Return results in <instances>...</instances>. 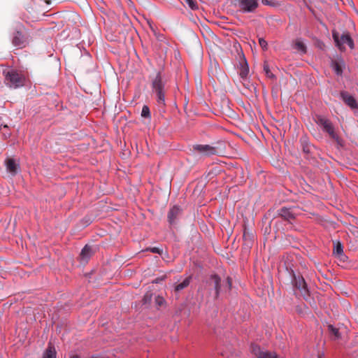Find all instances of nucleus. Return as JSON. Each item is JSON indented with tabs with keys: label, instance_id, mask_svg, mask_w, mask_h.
<instances>
[{
	"label": "nucleus",
	"instance_id": "obj_1",
	"mask_svg": "<svg viewBox=\"0 0 358 358\" xmlns=\"http://www.w3.org/2000/svg\"><path fill=\"white\" fill-rule=\"evenodd\" d=\"M206 287L209 291L214 289L213 297L217 299L222 289L229 291L231 289V279L227 277L225 281L222 282L221 278L216 275H211L206 282Z\"/></svg>",
	"mask_w": 358,
	"mask_h": 358
},
{
	"label": "nucleus",
	"instance_id": "obj_2",
	"mask_svg": "<svg viewBox=\"0 0 358 358\" xmlns=\"http://www.w3.org/2000/svg\"><path fill=\"white\" fill-rule=\"evenodd\" d=\"M152 92L159 105L165 106L166 87L160 73H157L152 80Z\"/></svg>",
	"mask_w": 358,
	"mask_h": 358
},
{
	"label": "nucleus",
	"instance_id": "obj_3",
	"mask_svg": "<svg viewBox=\"0 0 358 358\" xmlns=\"http://www.w3.org/2000/svg\"><path fill=\"white\" fill-rule=\"evenodd\" d=\"M332 36L336 46L341 51L345 50V45H348L351 50L354 48V41L348 33H343L340 36L337 31H334Z\"/></svg>",
	"mask_w": 358,
	"mask_h": 358
},
{
	"label": "nucleus",
	"instance_id": "obj_4",
	"mask_svg": "<svg viewBox=\"0 0 358 358\" xmlns=\"http://www.w3.org/2000/svg\"><path fill=\"white\" fill-rule=\"evenodd\" d=\"M191 151L201 157H210L219 154L217 148L210 145L194 144L192 145Z\"/></svg>",
	"mask_w": 358,
	"mask_h": 358
},
{
	"label": "nucleus",
	"instance_id": "obj_5",
	"mask_svg": "<svg viewBox=\"0 0 358 358\" xmlns=\"http://www.w3.org/2000/svg\"><path fill=\"white\" fill-rule=\"evenodd\" d=\"M24 31L23 26L20 24L13 33L12 43L18 48H23L28 44V38Z\"/></svg>",
	"mask_w": 358,
	"mask_h": 358
},
{
	"label": "nucleus",
	"instance_id": "obj_6",
	"mask_svg": "<svg viewBox=\"0 0 358 358\" xmlns=\"http://www.w3.org/2000/svg\"><path fill=\"white\" fill-rule=\"evenodd\" d=\"M6 83L10 87L17 88L24 84V78L15 71H8L6 74Z\"/></svg>",
	"mask_w": 358,
	"mask_h": 358
},
{
	"label": "nucleus",
	"instance_id": "obj_7",
	"mask_svg": "<svg viewBox=\"0 0 358 358\" xmlns=\"http://www.w3.org/2000/svg\"><path fill=\"white\" fill-rule=\"evenodd\" d=\"M292 272V285L293 286L297 289L301 295L304 298L307 299L309 296V291L307 287V284L302 275L299 274H295L293 271Z\"/></svg>",
	"mask_w": 358,
	"mask_h": 358
},
{
	"label": "nucleus",
	"instance_id": "obj_8",
	"mask_svg": "<svg viewBox=\"0 0 358 358\" xmlns=\"http://www.w3.org/2000/svg\"><path fill=\"white\" fill-rule=\"evenodd\" d=\"M317 123L322 127V130L327 132L329 137L335 140L338 144H340V138L334 131V127L332 123L325 117H318Z\"/></svg>",
	"mask_w": 358,
	"mask_h": 358
},
{
	"label": "nucleus",
	"instance_id": "obj_9",
	"mask_svg": "<svg viewBox=\"0 0 358 358\" xmlns=\"http://www.w3.org/2000/svg\"><path fill=\"white\" fill-rule=\"evenodd\" d=\"M237 5L243 13H253L258 7L257 0H236Z\"/></svg>",
	"mask_w": 358,
	"mask_h": 358
},
{
	"label": "nucleus",
	"instance_id": "obj_10",
	"mask_svg": "<svg viewBox=\"0 0 358 358\" xmlns=\"http://www.w3.org/2000/svg\"><path fill=\"white\" fill-rule=\"evenodd\" d=\"M251 352L257 358H278L275 352L265 350L257 345H251Z\"/></svg>",
	"mask_w": 358,
	"mask_h": 358
},
{
	"label": "nucleus",
	"instance_id": "obj_11",
	"mask_svg": "<svg viewBox=\"0 0 358 358\" xmlns=\"http://www.w3.org/2000/svg\"><path fill=\"white\" fill-rule=\"evenodd\" d=\"M278 215L285 220L292 222L296 218V213L294 208H287L283 207L278 210Z\"/></svg>",
	"mask_w": 358,
	"mask_h": 358
},
{
	"label": "nucleus",
	"instance_id": "obj_12",
	"mask_svg": "<svg viewBox=\"0 0 358 358\" xmlns=\"http://www.w3.org/2000/svg\"><path fill=\"white\" fill-rule=\"evenodd\" d=\"M5 165L7 171L13 176L16 175L20 169V165L16 161L10 157H8L5 160Z\"/></svg>",
	"mask_w": 358,
	"mask_h": 358
},
{
	"label": "nucleus",
	"instance_id": "obj_13",
	"mask_svg": "<svg viewBox=\"0 0 358 358\" xmlns=\"http://www.w3.org/2000/svg\"><path fill=\"white\" fill-rule=\"evenodd\" d=\"M181 209L177 206H174L169 210L168 212L167 218L170 224H174L176 222V220L181 215Z\"/></svg>",
	"mask_w": 358,
	"mask_h": 358
},
{
	"label": "nucleus",
	"instance_id": "obj_14",
	"mask_svg": "<svg viewBox=\"0 0 358 358\" xmlns=\"http://www.w3.org/2000/svg\"><path fill=\"white\" fill-rule=\"evenodd\" d=\"M341 97L343 101L351 108H357L358 104L355 99L347 92H341Z\"/></svg>",
	"mask_w": 358,
	"mask_h": 358
},
{
	"label": "nucleus",
	"instance_id": "obj_15",
	"mask_svg": "<svg viewBox=\"0 0 358 358\" xmlns=\"http://www.w3.org/2000/svg\"><path fill=\"white\" fill-rule=\"evenodd\" d=\"M345 65V62L341 58L332 60L331 64V68L338 76H341L343 74Z\"/></svg>",
	"mask_w": 358,
	"mask_h": 358
},
{
	"label": "nucleus",
	"instance_id": "obj_16",
	"mask_svg": "<svg viewBox=\"0 0 358 358\" xmlns=\"http://www.w3.org/2000/svg\"><path fill=\"white\" fill-rule=\"evenodd\" d=\"M249 73V67L247 63V61L244 56L240 61V66H239V76L242 78H245Z\"/></svg>",
	"mask_w": 358,
	"mask_h": 358
},
{
	"label": "nucleus",
	"instance_id": "obj_17",
	"mask_svg": "<svg viewBox=\"0 0 358 358\" xmlns=\"http://www.w3.org/2000/svg\"><path fill=\"white\" fill-rule=\"evenodd\" d=\"M43 358H56V350L53 345L51 343L48 344Z\"/></svg>",
	"mask_w": 358,
	"mask_h": 358
},
{
	"label": "nucleus",
	"instance_id": "obj_18",
	"mask_svg": "<svg viewBox=\"0 0 358 358\" xmlns=\"http://www.w3.org/2000/svg\"><path fill=\"white\" fill-rule=\"evenodd\" d=\"M191 280L192 276L187 277L182 282L178 283V285H176L175 291L178 292L188 287L191 282Z\"/></svg>",
	"mask_w": 358,
	"mask_h": 358
},
{
	"label": "nucleus",
	"instance_id": "obj_19",
	"mask_svg": "<svg viewBox=\"0 0 358 358\" xmlns=\"http://www.w3.org/2000/svg\"><path fill=\"white\" fill-rule=\"evenodd\" d=\"M333 252L334 255L338 257L344 256L343 255V247L340 241H334V250Z\"/></svg>",
	"mask_w": 358,
	"mask_h": 358
},
{
	"label": "nucleus",
	"instance_id": "obj_20",
	"mask_svg": "<svg viewBox=\"0 0 358 358\" xmlns=\"http://www.w3.org/2000/svg\"><path fill=\"white\" fill-rule=\"evenodd\" d=\"M300 142L303 148V151L305 153H310L311 151V145H310L308 140L306 137H301Z\"/></svg>",
	"mask_w": 358,
	"mask_h": 358
},
{
	"label": "nucleus",
	"instance_id": "obj_21",
	"mask_svg": "<svg viewBox=\"0 0 358 358\" xmlns=\"http://www.w3.org/2000/svg\"><path fill=\"white\" fill-rule=\"evenodd\" d=\"M92 248L88 245H85L80 252V257L83 260H87L92 255Z\"/></svg>",
	"mask_w": 358,
	"mask_h": 358
},
{
	"label": "nucleus",
	"instance_id": "obj_22",
	"mask_svg": "<svg viewBox=\"0 0 358 358\" xmlns=\"http://www.w3.org/2000/svg\"><path fill=\"white\" fill-rule=\"evenodd\" d=\"M294 48L297 50H299L302 52H306V47L305 44L300 40H297L294 43Z\"/></svg>",
	"mask_w": 358,
	"mask_h": 358
},
{
	"label": "nucleus",
	"instance_id": "obj_23",
	"mask_svg": "<svg viewBox=\"0 0 358 358\" xmlns=\"http://www.w3.org/2000/svg\"><path fill=\"white\" fill-rule=\"evenodd\" d=\"M328 329L330 334L334 336L335 339H338L340 338L341 335L337 328H335L333 325L330 324L328 326Z\"/></svg>",
	"mask_w": 358,
	"mask_h": 358
},
{
	"label": "nucleus",
	"instance_id": "obj_24",
	"mask_svg": "<svg viewBox=\"0 0 358 358\" xmlns=\"http://www.w3.org/2000/svg\"><path fill=\"white\" fill-rule=\"evenodd\" d=\"M264 71L268 78L274 79L275 77L274 74L271 71L268 64L267 63L264 64Z\"/></svg>",
	"mask_w": 358,
	"mask_h": 358
},
{
	"label": "nucleus",
	"instance_id": "obj_25",
	"mask_svg": "<svg viewBox=\"0 0 358 358\" xmlns=\"http://www.w3.org/2000/svg\"><path fill=\"white\" fill-rule=\"evenodd\" d=\"M155 303L158 307H161L165 305L166 300L161 296H157L155 299Z\"/></svg>",
	"mask_w": 358,
	"mask_h": 358
},
{
	"label": "nucleus",
	"instance_id": "obj_26",
	"mask_svg": "<svg viewBox=\"0 0 358 358\" xmlns=\"http://www.w3.org/2000/svg\"><path fill=\"white\" fill-rule=\"evenodd\" d=\"M141 116L143 117H150V112L148 106H143L141 111Z\"/></svg>",
	"mask_w": 358,
	"mask_h": 358
},
{
	"label": "nucleus",
	"instance_id": "obj_27",
	"mask_svg": "<svg viewBox=\"0 0 358 358\" xmlns=\"http://www.w3.org/2000/svg\"><path fill=\"white\" fill-rule=\"evenodd\" d=\"M186 4L188 5V6L192 9V10H196L198 8V5L196 1L194 0H184Z\"/></svg>",
	"mask_w": 358,
	"mask_h": 358
},
{
	"label": "nucleus",
	"instance_id": "obj_28",
	"mask_svg": "<svg viewBox=\"0 0 358 358\" xmlns=\"http://www.w3.org/2000/svg\"><path fill=\"white\" fill-rule=\"evenodd\" d=\"M146 250L150 251L151 252L156 253V254H162V249H161L159 248H157V247L149 248H147Z\"/></svg>",
	"mask_w": 358,
	"mask_h": 358
},
{
	"label": "nucleus",
	"instance_id": "obj_29",
	"mask_svg": "<svg viewBox=\"0 0 358 358\" xmlns=\"http://www.w3.org/2000/svg\"><path fill=\"white\" fill-rule=\"evenodd\" d=\"M259 43L260 45V46L263 48V49H266L267 48V42L262 38H260L259 39Z\"/></svg>",
	"mask_w": 358,
	"mask_h": 358
},
{
	"label": "nucleus",
	"instance_id": "obj_30",
	"mask_svg": "<svg viewBox=\"0 0 358 358\" xmlns=\"http://www.w3.org/2000/svg\"><path fill=\"white\" fill-rule=\"evenodd\" d=\"M165 275H163L159 278H156L155 280H153L152 282L156 284L159 283L160 282L163 281L165 279Z\"/></svg>",
	"mask_w": 358,
	"mask_h": 358
},
{
	"label": "nucleus",
	"instance_id": "obj_31",
	"mask_svg": "<svg viewBox=\"0 0 358 358\" xmlns=\"http://www.w3.org/2000/svg\"><path fill=\"white\" fill-rule=\"evenodd\" d=\"M262 3L264 5H273V3L270 0H262Z\"/></svg>",
	"mask_w": 358,
	"mask_h": 358
},
{
	"label": "nucleus",
	"instance_id": "obj_32",
	"mask_svg": "<svg viewBox=\"0 0 358 358\" xmlns=\"http://www.w3.org/2000/svg\"><path fill=\"white\" fill-rule=\"evenodd\" d=\"M248 237V238H250V235H249V234L246 232V231L245 230V231H244V233H243V238H244L245 239H246Z\"/></svg>",
	"mask_w": 358,
	"mask_h": 358
},
{
	"label": "nucleus",
	"instance_id": "obj_33",
	"mask_svg": "<svg viewBox=\"0 0 358 358\" xmlns=\"http://www.w3.org/2000/svg\"><path fill=\"white\" fill-rule=\"evenodd\" d=\"M71 358H80V357L78 355H73L72 357H71Z\"/></svg>",
	"mask_w": 358,
	"mask_h": 358
},
{
	"label": "nucleus",
	"instance_id": "obj_34",
	"mask_svg": "<svg viewBox=\"0 0 358 358\" xmlns=\"http://www.w3.org/2000/svg\"><path fill=\"white\" fill-rule=\"evenodd\" d=\"M318 358H320V357H318Z\"/></svg>",
	"mask_w": 358,
	"mask_h": 358
}]
</instances>
